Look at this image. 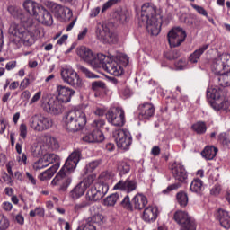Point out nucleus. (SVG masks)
Listing matches in <instances>:
<instances>
[{"mask_svg": "<svg viewBox=\"0 0 230 230\" xmlns=\"http://www.w3.org/2000/svg\"><path fill=\"white\" fill-rule=\"evenodd\" d=\"M80 159H82V152L80 150L74 151L66 159L62 169L52 180V186H59V191H66L69 188L72 181L69 173L75 172L78 163H80Z\"/></svg>", "mask_w": 230, "mask_h": 230, "instance_id": "1", "label": "nucleus"}, {"mask_svg": "<svg viewBox=\"0 0 230 230\" xmlns=\"http://www.w3.org/2000/svg\"><path fill=\"white\" fill-rule=\"evenodd\" d=\"M161 14L155 5L150 3H146L142 5L141 15L138 18L140 27H146V30L151 35L157 36L161 33Z\"/></svg>", "mask_w": 230, "mask_h": 230, "instance_id": "2", "label": "nucleus"}, {"mask_svg": "<svg viewBox=\"0 0 230 230\" xmlns=\"http://www.w3.org/2000/svg\"><path fill=\"white\" fill-rule=\"evenodd\" d=\"M9 37L13 44H23V46H33L35 44V34L26 30L22 24L13 22L9 27Z\"/></svg>", "mask_w": 230, "mask_h": 230, "instance_id": "3", "label": "nucleus"}, {"mask_svg": "<svg viewBox=\"0 0 230 230\" xmlns=\"http://www.w3.org/2000/svg\"><path fill=\"white\" fill-rule=\"evenodd\" d=\"M24 10L32 17H35L39 22L45 24V26H51L53 24V15L44 6L37 4V2L27 0L23 3Z\"/></svg>", "mask_w": 230, "mask_h": 230, "instance_id": "4", "label": "nucleus"}, {"mask_svg": "<svg viewBox=\"0 0 230 230\" xmlns=\"http://www.w3.org/2000/svg\"><path fill=\"white\" fill-rule=\"evenodd\" d=\"M86 123L87 117L79 110H72L63 118V128L67 132H78L85 127Z\"/></svg>", "mask_w": 230, "mask_h": 230, "instance_id": "5", "label": "nucleus"}, {"mask_svg": "<svg viewBox=\"0 0 230 230\" xmlns=\"http://www.w3.org/2000/svg\"><path fill=\"white\" fill-rule=\"evenodd\" d=\"M226 96H227V92L218 86H210L207 90V98L210 100V105L215 111L229 109V101H224Z\"/></svg>", "mask_w": 230, "mask_h": 230, "instance_id": "6", "label": "nucleus"}, {"mask_svg": "<svg viewBox=\"0 0 230 230\" xmlns=\"http://www.w3.org/2000/svg\"><path fill=\"white\" fill-rule=\"evenodd\" d=\"M29 127L34 132H45V130H49L53 127V119L42 113H37L29 119Z\"/></svg>", "mask_w": 230, "mask_h": 230, "instance_id": "7", "label": "nucleus"}, {"mask_svg": "<svg viewBox=\"0 0 230 230\" xmlns=\"http://www.w3.org/2000/svg\"><path fill=\"white\" fill-rule=\"evenodd\" d=\"M95 35L98 40L103 44H116V42H118V37L114 32L111 31L109 26L104 23H97L95 26Z\"/></svg>", "mask_w": 230, "mask_h": 230, "instance_id": "8", "label": "nucleus"}, {"mask_svg": "<svg viewBox=\"0 0 230 230\" xmlns=\"http://www.w3.org/2000/svg\"><path fill=\"white\" fill-rule=\"evenodd\" d=\"M45 6L51 10L53 13H55L56 17L59 19L62 22L66 21H70L71 17H73V11L69 9L68 7L60 5L57 3L51 2V1H46Z\"/></svg>", "mask_w": 230, "mask_h": 230, "instance_id": "9", "label": "nucleus"}, {"mask_svg": "<svg viewBox=\"0 0 230 230\" xmlns=\"http://www.w3.org/2000/svg\"><path fill=\"white\" fill-rule=\"evenodd\" d=\"M61 78L65 84H68V85L75 87V89H80L84 87V81H82V78H80L78 73L75 72V70L71 68L62 69Z\"/></svg>", "mask_w": 230, "mask_h": 230, "instance_id": "10", "label": "nucleus"}, {"mask_svg": "<svg viewBox=\"0 0 230 230\" xmlns=\"http://www.w3.org/2000/svg\"><path fill=\"white\" fill-rule=\"evenodd\" d=\"M211 69L214 75L222 76L224 73L230 69V54H222L216 58L211 66Z\"/></svg>", "mask_w": 230, "mask_h": 230, "instance_id": "11", "label": "nucleus"}, {"mask_svg": "<svg viewBox=\"0 0 230 230\" xmlns=\"http://www.w3.org/2000/svg\"><path fill=\"white\" fill-rule=\"evenodd\" d=\"M106 119L114 127L125 125V111L121 108H111L106 113Z\"/></svg>", "mask_w": 230, "mask_h": 230, "instance_id": "12", "label": "nucleus"}, {"mask_svg": "<svg viewBox=\"0 0 230 230\" xmlns=\"http://www.w3.org/2000/svg\"><path fill=\"white\" fill-rule=\"evenodd\" d=\"M173 218L181 226V228L180 230H197L195 221L191 220V217L185 211H176Z\"/></svg>", "mask_w": 230, "mask_h": 230, "instance_id": "13", "label": "nucleus"}, {"mask_svg": "<svg viewBox=\"0 0 230 230\" xmlns=\"http://www.w3.org/2000/svg\"><path fill=\"white\" fill-rule=\"evenodd\" d=\"M186 31L181 27L172 28L167 34V39L172 48H177L186 40Z\"/></svg>", "mask_w": 230, "mask_h": 230, "instance_id": "14", "label": "nucleus"}, {"mask_svg": "<svg viewBox=\"0 0 230 230\" xmlns=\"http://www.w3.org/2000/svg\"><path fill=\"white\" fill-rule=\"evenodd\" d=\"M113 137L116 141L118 148L128 150V146L132 145V137L130 133L123 129H118L113 132Z\"/></svg>", "mask_w": 230, "mask_h": 230, "instance_id": "15", "label": "nucleus"}, {"mask_svg": "<svg viewBox=\"0 0 230 230\" xmlns=\"http://www.w3.org/2000/svg\"><path fill=\"white\" fill-rule=\"evenodd\" d=\"M62 103L63 102H60L58 98H43L41 101V107L45 112H49V114H58L60 109H62Z\"/></svg>", "mask_w": 230, "mask_h": 230, "instance_id": "16", "label": "nucleus"}, {"mask_svg": "<svg viewBox=\"0 0 230 230\" xmlns=\"http://www.w3.org/2000/svg\"><path fill=\"white\" fill-rule=\"evenodd\" d=\"M171 170L172 175L176 181L184 182V181L188 179V172H186L184 165H182L181 163L174 162L171 166Z\"/></svg>", "mask_w": 230, "mask_h": 230, "instance_id": "17", "label": "nucleus"}, {"mask_svg": "<svg viewBox=\"0 0 230 230\" xmlns=\"http://www.w3.org/2000/svg\"><path fill=\"white\" fill-rule=\"evenodd\" d=\"M57 93V98L60 102V103H69V102H71V97L75 96V92L69 87L58 85Z\"/></svg>", "mask_w": 230, "mask_h": 230, "instance_id": "18", "label": "nucleus"}, {"mask_svg": "<svg viewBox=\"0 0 230 230\" xmlns=\"http://www.w3.org/2000/svg\"><path fill=\"white\" fill-rule=\"evenodd\" d=\"M113 190H120L126 193H132L137 190V181L127 179L126 181L120 180L114 187Z\"/></svg>", "mask_w": 230, "mask_h": 230, "instance_id": "19", "label": "nucleus"}, {"mask_svg": "<svg viewBox=\"0 0 230 230\" xmlns=\"http://www.w3.org/2000/svg\"><path fill=\"white\" fill-rule=\"evenodd\" d=\"M104 71L113 76H121L123 75V68L112 58H110V60L106 62Z\"/></svg>", "mask_w": 230, "mask_h": 230, "instance_id": "20", "label": "nucleus"}, {"mask_svg": "<svg viewBox=\"0 0 230 230\" xmlns=\"http://www.w3.org/2000/svg\"><path fill=\"white\" fill-rule=\"evenodd\" d=\"M155 112V108L152 103H144L138 107V117L141 119H150Z\"/></svg>", "mask_w": 230, "mask_h": 230, "instance_id": "21", "label": "nucleus"}, {"mask_svg": "<svg viewBox=\"0 0 230 230\" xmlns=\"http://www.w3.org/2000/svg\"><path fill=\"white\" fill-rule=\"evenodd\" d=\"M111 60V57L105 56L103 54H98L97 56L93 54V59L89 61V65L93 67V69H100V67H102V69H105V65L107 62Z\"/></svg>", "mask_w": 230, "mask_h": 230, "instance_id": "22", "label": "nucleus"}, {"mask_svg": "<svg viewBox=\"0 0 230 230\" xmlns=\"http://www.w3.org/2000/svg\"><path fill=\"white\" fill-rule=\"evenodd\" d=\"M9 13L14 17V19H18L21 22H30V13H25L19 7L10 5L7 8Z\"/></svg>", "mask_w": 230, "mask_h": 230, "instance_id": "23", "label": "nucleus"}, {"mask_svg": "<svg viewBox=\"0 0 230 230\" xmlns=\"http://www.w3.org/2000/svg\"><path fill=\"white\" fill-rule=\"evenodd\" d=\"M104 139L105 136L100 129H95L83 137V141L85 143H102Z\"/></svg>", "mask_w": 230, "mask_h": 230, "instance_id": "24", "label": "nucleus"}, {"mask_svg": "<svg viewBox=\"0 0 230 230\" xmlns=\"http://www.w3.org/2000/svg\"><path fill=\"white\" fill-rule=\"evenodd\" d=\"M159 216V209L157 207H147L144 209L142 218L145 222H155Z\"/></svg>", "mask_w": 230, "mask_h": 230, "instance_id": "25", "label": "nucleus"}, {"mask_svg": "<svg viewBox=\"0 0 230 230\" xmlns=\"http://www.w3.org/2000/svg\"><path fill=\"white\" fill-rule=\"evenodd\" d=\"M96 207H92L89 211L91 213V217L86 219V224L93 226V224H96L97 226H102L103 224L104 217L103 215L96 212Z\"/></svg>", "mask_w": 230, "mask_h": 230, "instance_id": "26", "label": "nucleus"}, {"mask_svg": "<svg viewBox=\"0 0 230 230\" xmlns=\"http://www.w3.org/2000/svg\"><path fill=\"white\" fill-rule=\"evenodd\" d=\"M217 218L225 229H230V216L229 212L224 209H218L217 212Z\"/></svg>", "mask_w": 230, "mask_h": 230, "instance_id": "27", "label": "nucleus"}, {"mask_svg": "<svg viewBox=\"0 0 230 230\" xmlns=\"http://www.w3.org/2000/svg\"><path fill=\"white\" fill-rule=\"evenodd\" d=\"M77 55L80 57V58H82V60L89 64V62L93 60L94 53L93 50H91V49L82 46L77 48Z\"/></svg>", "mask_w": 230, "mask_h": 230, "instance_id": "28", "label": "nucleus"}, {"mask_svg": "<svg viewBox=\"0 0 230 230\" xmlns=\"http://www.w3.org/2000/svg\"><path fill=\"white\" fill-rule=\"evenodd\" d=\"M132 202L135 209L141 210L145 209V207L148 204V199H146L143 194H137L133 198Z\"/></svg>", "mask_w": 230, "mask_h": 230, "instance_id": "29", "label": "nucleus"}, {"mask_svg": "<svg viewBox=\"0 0 230 230\" xmlns=\"http://www.w3.org/2000/svg\"><path fill=\"white\" fill-rule=\"evenodd\" d=\"M208 48H209V44L202 45L199 49H196L189 57L190 62H191V64H197V62H199V60L200 59V56L204 54V51H206Z\"/></svg>", "mask_w": 230, "mask_h": 230, "instance_id": "30", "label": "nucleus"}, {"mask_svg": "<svg viewBox=\"0 0 230 230\" xmlns=\"http://www.w3.org/2000/svg\"><path fill=\"white\" fill-rule=\"evenodd\" d=\"M57 170H58V165L53 164L50 168L39 175L40 181H49V179L57 173Z\"/></svg>", "mask_w": 230, "mask_h": 230, "instance_id": "31", "label": "nucleus"}, {"mask_svg": "<svg viewBox=\"0 0 230 230\" xmlns=\"http://www.w3.org/2000/svg\"><path fill=\"white\" fill-rule=\"evenodd\" d=\"M217 152H218V149L213 146H207L204 150L201 152L202 157L205 159H208V161H211L215 159L217 156Z\"/></svg>", "mask_w": 230, "mask_h": 230, "instance_id": "32", "label": "nucleus"}, {"mask_svg": "<svg viewBox=\"0 0 230 230\" xmlns=\"http://www.w3.org/2000/svg\"><path fill=\"white\" fill-rule=\"evenodd\" d=\"M217 81L223 91H226V87H230V69L217 76Z\"/></svg>", "mask_w": 230, "mask_h": 230, "instance_id": "33", "label": "nucleus"}, {"mask_svg": "<svg viewBox=\"0 0 230 230\" xmlns=\"http://www.w3.org/2000/svg\"><path fill=\"white\" fill-rule=\"evenodd\" d=\"M86 199L89 202H96L97 200H102V196L100 195L94 185L88 190L86 193Z\"/></svg>", "mask_w": 230, "mask_h": 230, "instance_id": "34", "label": "nucleus"}, {"mask_svg": "<svg viewBox=\"0 0 230 230\" xmlns=\"http://www.w3.org/2000/svg\"><path fill=\"white\" fill-rule=\"evenodd\" d=\"M190 190L193 193H201L204 190V183L202 182V180L199 178L194 179L190 184Z\"/></svg>", "mask_w": 230, "mask_h": 230, "instance_id": "35", "label": "nucleus"}, {"mask_svg": "<svg viewBox=\"0 0 230 230\" xmlns=\"http://www.w3.org/2000/svg\"><path fill=\"white\" fill-rule=\"evenodd\" d=\"M117 170L119 172V175L123 177V175H127V173L130 172V165L125 161H120L117 164Z\"/></svg>", "mask_w": 230, "mask_h": 230, "instance_id": "36", "label": "nucleus"}, {"mask_svg": "<svg viewBox=\"0 0 230 230\" xmlns=\"http://www.w3.org/2000/svg\"><path fill=\"white\" fill-rule=\"evenodd\" d=\"M43 157L45 158V161L47 162L48 166L55 163V164L58 165V168H60V157L56 154H47V155H44Z\"/></svg>", "mask_w": 230, "mask_h": 230, "instance_id": "37", "label": "nucleus"}, {"mask_svg": "<svg viewBox=\"0 0 230 230\" xmlns=\"http://www.w3.org/2000/svg\"><path fill=\"white\" fill-rule=\"evenodd\" d=\"M86 189L79 182L70 192L72 199H80L85 193Z\"/></svg>", "mask_w": 230, "mask_h": 230, "instance_id": "38", "label": "nucleus"}, {"mask_svg": "<svg viewBox=\"0 0 230 230\" xmlns=\"http://www.w3.org/2000/svg\"><path fill=\"white\" fill-rule=\"evenodd\" d=\"M191 128L194 132H196V134L202 135V134H206V131L208 130V126H206L205 122L199 121L194 123L191 126Z\"/></svg>", "mask_w": 230, "mask_h": 230, "instance_id": "39", "label": "nucleus"}, {"mask_svg": "<svg viewBox=\"0 0 230 230\" xmlns=\"http://www.w3.org/2000/svg\"><path fill=\"white\" fill-rule=\"evenodd\" d=\"M89 206H91V202L87 199L75 203L74 206V213H75V215H80V213L86 208H89Z\"/></svg>", "mask_w": 230, "mask_h": 230, "instance_id": "40", "label": "nucleus"}, {"mask_svg": "<svg viewBox=\"0 0 230 230\" xmlns=\"http://www.w3.org/2000/svg\"><path fill=\"white\" fill-rule=\"evenodd\" d=\"M95 187V190H97L99 195L101 196V199H103L105 195H107V192L109 191V185L106 183L98 182L93 185Z\"/></svg>", "mask_w": 230, "mask_h": 230, "instance_id": "41", "label": "nucleus"}, {"mask_svg": "<svg viewBox=\"0 0 230 230\" xmlns=\"http://www.w3.org/2000/svg\"><path fill=\"white\" fill-rule=\"evenodd\" d=\"M118 200H119V194L113 193L104 199V206H116V202H118Z\"/></svg>", "mask_w": 230, "mask_h": 230, "instance_id": "42", "label": "nucleus"}, {"mask_svg": "<svg viewBox=\"0 0 230 230\" xmlns=\"http://www.w3.org/2000/svg\"><path fill=\"white\" fill-rule=\"evenodd\" d=\"M176 200L181 208H186L188 206V194L185 192L177 193Z\"/></svg>", "mask_w": 230, "mask_h": 230, "instance_id": "43", "label": "nucleus"}, {"mask_svg": "<svg viewBox=\"0 0 230 230\" xmlns=\"http://www.w3.org/2000/svg\"><path fill=\"white\" fill-rule=\"evenodd\" d=\"M77 69L81 71V73H83V75H85L86 78H100V76L93 74V72H91L89 69H87L82 65H77Z\"/></svg>", "mask_w": 230, "mask_h": 230, "instance_id": "44", "label": "nucleus"}, {"mask_svg": "<svg viewBox=\"0 0 230 230\" xmlns=\"http://www.w3.org/2000/svg\"><path fill=\"white\" fill-rule=\"evenodd\" d=\"M32 166L34 170H42V168H47V166L49 165H48V163L46 162V158L42 156L38 161L34 162Z\"/></svg>", "mask_w": 230, "mask_h": 230, "instance_id": "45", "label": "nucleus"}, {"mask_svg": "<svg viewBox=\"0 0 230 230\" xmlns=\"http://www.w3.org/2000/svg\"><path fill=\"white\" fill-rule=\"evenodd\" d=\"M98 166H100V160H95V161L89 163L85 166V170L88 173H91V172H94V170H96V168H98Z\"/></svg>", "mask_w": 230, "mask_h": 230, "instance_id": "46", "label": "nucleus"}, {"mask_svg": "<svg viewBox=\"0 0 230 230\" xmlns=\"http://www.w3.org/2000/svg\"><path fill=\"white\" fill-rule=\"evenodd\" d=\"M117 19L119 22H121L122 24L124 22H127V19H128V11L124 10V11H120L118 14H117Z\"/></svg>", "mask_w": 230, "mask_h": 230, "instance_id": "47", "label": "nucleus"}, {"mask_svg": "<svg viewBox=\"0 0 230 230\" xmlns=\"http://www.w3.org/2000/svg\"><path fill=\"white\" fill-rule=\"evenodd\" d=\"M10 227V221L6 217L0 216V230H6Z\"/></svg>", "mask_w": 230, "mask_h": 230, "instance_id": "48", "label": "nucleus"}, {"mask_svg": "<svg viewBox=\"0 0 230 230\" xmlns=\"http://www.w3.org/2000/svg\"><path fill=\"white\" fill-rule=\"evenodd\" d=\"M94 175H89L88 177L84 178V181H81V183L84 186V188L87 190V188H89V186H91L93 182H94Z\"/></svg>", "mask_w": 230, "mask_h": 230, "instance_id": "49", "label": "nucleus"}, {"mask_svg": "<svg viewBox=\"0 0 230 230\" xmlns=\"http://www.w3.org/2000/svg\"><path fill=\"white\" fill-rule=\"evenodd\" d=\"M47 143L49 145V146L50 148H52V150H55L57 148H58V141H57V138L53 137H47Z\"/></svg>", "mask_w": 230, "mask_h": 230, "instance_id": "50", "label": "nucleus"}, {"mask_svg": "<svg viewBox=\"0 0 230 230\" xmlns=\"http://www.w3.org/2000/svg\"><path fill=\"white\" fill-rule=\"evenodd\" d=\"M106 85L103 81H95L92 83L93 91H100V89H105Z\"/></svg>", "mask_w": 230, "mask_h": 230, "instance_id": "51", "label": "nucleus"}, {"mask_svg": "<svg viewBox=\"0 0 230 230\" xmlns=\"http://www.w3.org/2000/svg\"><path fill=\"white\" fill-rule=\"evenodd\" d=\"M92 127L93 128H96V130H100V128H103V127H105V121L103 119H95L92 123Z\"/></svg>", "mask_w": 230, "mask_h": 230, "instance_id": "52", "label": "nucleus"}, {"mask_svg": "<svg viewBox=\"0 0 230 230\" xmlns=\"http://www.w3.org/2000/svg\"><path fill=\"white\" fill-rule=\"evenodd\" d=\"M191 6L194 10H196V12H198V13H199V15L208 17V11H206V9H204V7L197 5L195 4H191Z\"/></svg>", "mask_w": 230, "mask_h": 230, "instance_id": "53", "label": "nucleus"}, {"mask_svg": "<svg viewBox=\"0 0 230 230\" xmlns=\"http://www.w3.org/2000/svg\"><path fill=\"white\" fill-rule=\"evenodd\" d=\"M120 0H109L108 2H106L102 8V12H105L106 10H109V8H111V6H114V4H118V3H119Z\"/></svg>", "mask_w": 230, "mask_h": 230, "instance_id": "54", "label": "nucleus"}, {"mask_svg": "<svg viewBox=\"0 0 230 230\" xmlns=\"http://www.w3.org/2000/svg\"><path fill=\"white\" fill-rule=\"evenodd\" d=\"M218 139L222 143V145H229L230 143L229 135H227L226 133H221L218 136Z\"/></svg>", "mask_w": 230, "mask_h": 230, "instance_id": "55", "label": "nucleus"}, {"mask_svg": "<svg viewBox=\"0 0 230 230\" xmlns=\"http://www.w3.org/2000/svg\"><path fill=\"white\" fill-rule=\"evenodd\" d=\"M120 204L125 209H132V204L130 203V198L128 196H126Z\"/></svg>", "mask_w": 230, "mask_h": 230, "instance_id": "56", "label": "nucleus"}, {"mask_svg": "<svg viewBox=\"0 0 230 230\" xmlns=\"http://www.w3.org/2000/svg\"><path fill=\"white\" fill-rule=\"evenodd\" d=\"M28 136V127L26 124H21L20 125V137H22V139H26V137Z\"/></svg>", "mask_w": 230, "mask_h": 230, "instance_id": "57", "label": "nucleus"}, {"mask_svg": "<svg viewBox=\"0 0 230 230\" xmlns=\"http://www.w3.org/2000/svg\"><path fill=\"white\" fill-rule=\"evenodd\" d=\"M31 154H32L33 157H39V156L42 155L44 153L42 152V147L35 146V147H32Z\"/></svg>", "mask_w": 230, "mask_h": 230, "instance_id": "58", "label": "nucleus"}, {"mask_svg": "<svg viewBox=\"0 0 230 230\" xmlns=\"http://www.w3.org/2000/svg\"><path fill=\"white\" fill-rule=\"evenodd\" d=\"M30 86V78L25 77L20 84L21 91H24V89H28Z\"/></svg>", "mask_w": 230, "mask_h": 230, "instance_id": "59", "label": "nucleus"}, {"mask_svg": "<svg viewBox=\"0 0 230 230\" xmlns=\"http://www.w3.org/2000/svg\"><path fill=\"white\" fill-rule=\"evenodd\" d=\"M42 96V92H38L35 93V95L31 99L30 105H33V103H37L39 100H40Z\"/></svg>", "mask_w": 230, "mask_h": 230, "instance_id": "60", "label": "nucleus"}, {"mask_svg": "<svg viewBox=\"0 0 230 230\" xmlns=\"http://www.w3.org/2000/svg\"><path fill=\"white\" fill-rule=\"evenodd\" d=\"M17 67V61H9L6 65H5V69L7 71H12V69H15Z\"/></svg>", "mask_w": 230, "mask_h": 230, "instance_id": "61", "label": "nucleus"}, {"mask_svg": "<svg viewBox=\"0 0 230 230\" xmlns=\"http://www.w3.org/2000/svg\"><path fill=\"white\" fill-rule=\"evenodd\" d=\"M220 191H222V188L220 187V185H216L210 190V195H219Z\"/></svg>", "mask_w": 230, "mask_h": 230, "instance_id": "62", "label": "nucleus"}, {"mask_svg": "<svg viewBox=\"0 0 230 230\" xmlns=\"http://www.w3.org/2000/svg\"><path fill=\"white\" fill-rule=\"evenodd\" d=\"M180 57H181V52L179 50H173L170 54L168 59L169 60H177V58H179Z\"/></svg>", "mask_w": 230, "mask_h": 230, "instance_id": "63", "label": "nucleus"}, {"mask_svg": "<svg viewBox=\"0 0 230 230\" xmlns=\"http://www.w3.org/2000/svg\"><path fill=\"white\" fill-rule=\"evenodd\" d=\"M76 230H96V226L86 224L84 226H79Z\"/></svg>", "mask_w": 230, "mask_h": 230, "instance_id": "64", "label": "nucleus"}]
</instances>
